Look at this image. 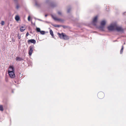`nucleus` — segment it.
<instances>
[{
	"label": "nucleus",
	"mask_w": 126,
	"mask_h": 126,
	"mask_svg": "<svg viewBox=\"0 0 126 126\" xmlns=\"http://www.w3.org/2000/svg\"><path fill=\"white\" fill-rule=\"evenodd\" d=\"M116 26V24H114L113 25H110L108 27V29L110 31H112L114 30H115L114 27H115Z\"/></svg>",
	"instance_id": "obj_6"
},
{
	"label": "nucleus",
	"mask_w": 126,
	"mask_h": 126,
	"mask_svg": "<svg viewBox=\"0 0 126 126\" xmlns=\"http://www.w3.org/2000/svg\"><path fill=\"white\" fill-rule=\"evenodd\" d=\"M16 60L18 61H20L23 60V59L21 57H17L16 58Z\"/></svg>",
	"instance_id": "obj_13"
},
{
	"label": "nucleus",
	"mask_w": 126,
	"mask_h": 126,
	"mask_svg": "<svg viewBox=\"0 0 126 126\" xmlns=\"http://www.w3.org/2000/svg\"><path fill=\"white\" fill-rule=\"evenodd\" d=\"M58 15H62V13L60 11H58Z\"/></svg>",
	"instance_id": "obj_24"
},
{
	"label": "nucleus",
	"mask_w": 126,
	"mask_h": 126,
	"mask_svg": "<svg viewBox=\"0 0 126 126\" xmlns=\"http://www.w3.org/2000/svg\"><path fill=\"white\" fill-rule=\"evenodd\" d=\"M25 29V28L24 27L22 26L20 28V30L21 32L23 31Z\"/></svg>",
	"instance_id": "obj_14"
},
{
	"label": "nucleus",
	"mask_w": 126,
	"mask_h": 126,
	"mask_svg": "<svg viewBox=\"0 0 126 126\" xmlns=\"http://www.w3.org/2000/svg\"><path fill=\"white\" fill-rule=\"evenodd\" d=\"M37 19V20H39V21H43V20L41 19Z\"/></svg>",
	"instance_id": "obj_32"
},
{
	"label": "nucleus",
	"mask_w": 126,
	"mask_h": 126,
	"mask_svg": "<svg viewBox=\"0 0 126 126\" xmlns=\"http://www.w3.org/2000/svg\"><path fill=\"white\" fill-rule=\"evenodd\" d=\"M125 44V43H124V44Z\"/></svg>",
	"instance_id": "obj_37"
},
{
	"label": "nucleus",
	"mask_w": 126,
	"mask_h": 126,
	"mask_svg": "<svg viewBox=\"0 0 126 126\" xmlns=\"http://www.w3.org/2000/svg\"><path fill=\"white\" fill-rule=\"evenodd\" d=\"M61 26L63 27V28L65 29L67 27L66 26H63V25H61Z\"/></svg>",
	"instance_id": "obj_27"
},
{
	"label": "nucleus",
	"mask_w": 126,
	"mask_h": 126,
	"mask_svg": "<svg viewBox=\"0 0 126 126\" xmlns=\"http://www.w3.org/2000/svg\"><path fill=\"white\" fill-rule=\"evenodd\" d=\"M71 10V8H69L67 10V12L68 13H69L70 12V11Z\"/></svg>",
	"instance_id": "obj_26"
},
{
	"label": "nucleus",
	"mask_w": 126,
	"mask_h": 126,
	"mask_svg": "<svg viewBox=\"0 0 126 126\" xmlns=\"http://www.w3.org/2000/svg\"><path fill=\"white\" fill-rule=\"evenodd\" d=\"M12 41H13V39H12Z\"/></svg>",
	"instance_id": "obj_35"
},
{
	"label": "nucleus",
	"mask_w": 126,
	"mask_h": 126,
	"mask_svg": "<svg viewBox=\"0 0 126 126\" xmlns=\"http://www.w3.org/2000/svg\"><path fill=\"white\" fill-rule=\"evenodd\" d=\"M35 5L37 7H39L40 6V4L38 3L36 1L35 2Z\"/></svg>",
	"instance_id": "obj_19"
},
{
	"label": "nucleus",
	"mask_w": 126,
	"mask_h": 126,
	"mask_svg": "<svg viewBox=\"0 0 126 126\" xmlns=\"http://www.w3.org/2000/svg\"><path fill=\"white\" fill-rule=\"evenodd\" d=\"M15 19L16 21H18L20 19V18L18 16L16 15L15 17Z\"/></svg>",
	"instance_id": "obj_16"
},
{
	"label": "nucleus",
	"mask_w": 126,
	"mask_h": 126,
	"mask_svg": "<svg viewBox=\"0 0 126 126\" xmlns=\"http://www.w3.org/2000/svg\"><path fill=\"white\" fill-rule=\"evenodd\" d=\"M98 96L99 98L101 99L104 97V93L103 92H101L99 93L98 94Z\"/></svg>",
	"instance_id": "obj_9"
},
{
	"label": "nucleus",
	"mask_w": 126,
	"mask_h": 126,
	"mask_svg": "<svg viewBox=\"0 0 126 126\" xmlns=\"http://www.w3.org/2000/svg\"><path fill=\"white\" fill-rule=\"evenodd\" d=\"M29 35V33L28 32H27L26 34V37H27Z\"/></svg>",
	"instance_id": "obj_30"
},
{
	"label": "nucleus",
	"mask_w": 126,
	"mask_h": 126,
	"mask_svg": "<svg viewBox=\"0 0 126 126\" xmlns=\"http://www.w3.org/2000/svg\"><path fill=\"white\" fill-rule=\"evenodd\" d=\"M63 39L64 40H67L69 39L68 36L65 34H64V35H63Z\"/></svg>",
	"instance_id": "obj_11"
},
{
	"label": "nucleus",
	"mask_w": 126,
	"mask_h": 126,
	"mask_svg": "<svg viewBox=\"0 0 126 126\" xmlns=\"http://www.w3.org/2000/svg\"><path fill=\"white\" fill-rule=\"evenodd\" d=\"M36 31L38 32H40L41 31L40 29L38 28H36Z\"/></svg>",
	"instance_id": "obj_22"
},
{
	"label": "nucleus",
	"mask_w": 126,
	"mask_h": 126,
	"mask_svg": "<svg viewBox=\"0 0 126 126\" xmlns=\"http://www.w3.org/2000/svg\"><path fill=\"white\" fill-rule=\"evenodd\" d=\"M4 22L3 21H2L1 22V24L2 25H4Z\"/></svg>",
	"instance_id": "obj_25"
},
{
	"label": "nucleus",
	"mask_w": 126,
	"mask_h": 126,
	"mask_svg": "<svg viewBox=\"0 0 126 126\" xmlns=\"http://www.w3.org/2000/svg\"><path fill=\"white\" fill-rule=\"evenodd\" d=\"M20 7V6L18 4V3H17L16 4V8L17 9H18Z\"/></svg>",
	"instance_id": "obj_17"
},
{
	"label": "nucleus",
	"mask_w": 126,
	"mask_h": 126,
	"mask_svg": "<svg viewBox=\"0 0 126 126\" xmlns=\"http://www.w3.org/2000/svg\"><path fill=\"white\" fill-rule=\"evenodd\" d=\"M28 43L30 42L32 43L33 44H35L36 43V41L34 39H32L30 40H29L28 41Z\"/></svg>",
	"instance_id": "obj_10"
},
{
	"label": "nucleus",
	"mask_w": 126,
	"mask_h": 126,
	"mask_svg": "<svg viewBox=\"0 0 126 126\" xmlns=\"http://www.w3.org/2000/svg\"><path fill=\"white\" fill-rule=\"evenodd\" d=\"M117 41L116 40L113 41V42H115V41Z\"/></svg>",
	"instance_id": "obj_34"
},
{
	"label": "nucleus",
	"mask_w": 126,
	"mask_h": 126,
	"mask_svg": "<svg viewBox=\"0 0 126 126\" xmlns=\"http://www.w3.org/2000/svg\"><path fill=\"white\" fill-rule=\"evenodd\" d=\"M115 28V30H116L118 32L122 33L124 32V29L121 27L117 26L116 24Z\"/></svg>",
	"instance_id": "obj_4"
},
{
	"label": "nucleus",
	"mask_w": 126,
	"mask_h": 126,
	"mask_svg": "<svg viewBox=\"0 0 126 126\" xmlns=\"http://www.w3.org/2000/svg\"><path fill=\"white\" fill-rule=\"evenodd\" d=\"M30 16H29L28 17V20L29 21H30Z\"/></svg>",
	"instance_id": "obj_29"
},
{
	"label": "nucleus",
	"mask_w": 126,
	"mask_h": 126,
	"mask_svg": "<svg viewBox=\"0 0 126 126\" xmlns=\"http://www.w3.org/2000/svg\"><path fill=\"white\" fill-rule=\"evenodd\" d=\"M12 92L13 93V91H12Z\"/></svg>",
	"instance_id": "obj_36"
},
{
	"label": "nucleus",
	"mask_w": 126,
	"mask_h": 126,
	"mask_svg": "<svg viewBox=\"0 0 126 126\" xmlns=\"http://www.w3.org/2000/svg\"><path fill=\"white\" fill-rule=\"evenodd\" d=\"M123 46H122V47L121 49V50H120V54H122V52H123Z\"/></svg>",
	"instance_id": "obj_20"
},
{
	"label": "nucleus",
	"mask_w": 126,
	"mask_h": 126,
	"mask_svg": "<svg viewBox=\"0 0 126 126\" xmlns=\"http://www.w3.org/2000/svg\"><path fill=\"white\" fill-rule=\"evenodd\" d=\"M64 33L62 32L61 34L59 33H58V34L59 37L61 39L63 38V35H64Z\"/></svg>",
	"instance_id": "obj_12"
},
{
	"label": "nucleus",
	"mask_w": 126,
	"mask_h": 126,
	"mask_svg": "<svg viewBox=\"0 0 126 126\" xmlns=\"http://www.w3.org/2000/svg\"><path fill=\"white\" fill-rule=\"evenodd\" d=\"M14 71V68L13 66H10L8 71L9 76L11 78H14L15 77V75Z\"/></svg>",
	"instance_id": "obj_1"
},
{
	"label": "nucleus",
	"mask_w": 126,
	"mask_h": 126,
	"mask_svg": "<svg viewBox=\"0 0 126 126\" xmlns=\"http://www.w3.org/2000/svg\"><path fill=\"white\" fill-rule=\"evenodd\" d=\"M106 24V21L104 20H103L101 22V25L99 27V29L100 30L103 31L104 26Z\"/></svg>",
	"instance_id": "obj_3"
},
{
	"label": "nucleus",
	"mask_w": 126,
	"mask_h": 126,
	"mask_svg": "<svg viewBox=\"0 0 126 126\" xmlns=\"http://www.w3.org/2000/svg\"><path fill=\"white\" fill-rule=\"evenodd\" d=\"M18 0H14V2L16 4L18 3Z\"/></svg>",
	"instance_id": "obj_28"
},
{
	"label": "nucleus",
	"mask_w": 126,
	"mask_h": 126,
	"mask_svg": "<svg viewBox=\"0 0 126 126\" xmlns=\"http://www.w3.org/2000/svg\"><path fill=\"white\" fill-rule=\"evenodd\" d=\"M17 37L19 39H20L21 38V36L19 35V34L18 35Z\"/></svg>",
	"instance_id": "obj_31"
},
{
	"label": "nucleus",
	"mask_w": 126,
	"mask_h": 126,
	"mask_svg": "<svg viewBox=\"0 0 126 126\" xmlns=\"http://www.w3.org/2000/svg\"><path fill=\"white\" fill-rule=\"evenodd\" d=\"M40 32L41 34L44 35L45 34V32L44 31H40Z\"/></svg>",
	"instance_id": "obj_21"
},
{
	"label": "nucleus",
	"mask_w": 126,
	"mask_h": 126,
	"mask_svg": "<svg viewBox=\"0 0 126 126\" xmlns=\"http://www.w3.org/2000/svg\"><path fill=\"white\" fill-rule=\"evenodd\" d=\"M54 26L56 27H59L61 26V25H55Z\"/></svg>",
	"instance_id": "obj_23"
},
{
	"label": "nucleus",
	"mask_w": 126,
	"mask_h": 126,
	"mask_svg": "<svg viewBox=\"0 0 126 126\" xmlns=\"http://www.w3.org/2000/svg\"><path fill=\"white\" fill-rule=\"evenodd\" d=\"M47 15H45V17H47Z\"/></svg>",
	"instance_id": "obj_33"
},
{
	"label": "nucleus",
	"mask_w": 126,
	"mask_h": 126,
	"mask_svg": "<svg viewBox=\"0 0 126 126\" xmlns=\"http://www.w3.org/2000/svg\"><path fill=\"white\" fill-rule=\"evenodd\" d=\"M97 16H96L93 19L92 23L93 24L94 26H96V23L97 22Z\"/></svg>",
	"instance_id": "obj_8"
},
{
	"label": "nucleus",
	"mask_w": 126,
	"mask_h": 126,
	"mask_svg": "<svg viewBox=\"0 0 126 126\" xmlns=\"http://www.w3.org/2000/svg\"><path fill=\"white\" fill-rule=\"evenodd\" d=\"M3 106L2 105H0V111H3Z\"/></svg>",
	"instance_id": "obj_18"
},
{
	"label": "nucleus",
	"mask_w": 126,
	"mask_h": 126,
	"mask_svg": "<svg viewBox=\"0 0 126 126\" xmlns=\"http://www.w3.org/2000/svg\"><path fill=\"white\" fill-rule=\"evenodd\" d=\"M51 0H46V3L47 4H50L51 7L52 8L55 7L57 6L56 3L53 2H51Z\"/></svg>",
	"instance_id": "obj_2"
},
{
	"label": "nucleus",
	"mask_w": 126,
	"mask_h": 126,
	"mask_svg": "<svg viewBox=\"0 0 126 126\" xmlns=\"http://www.w3.org/2000/svg\"><path fill=\"white\" fill-rule=\"evenodd\" d=\"M51 16L52 18L55 20L62 21H63V20L61 19L57 18L55 15H51Z\"/></svg>",
	"instance_id": "obj_7"
},
{
	"label": "nucleus",
	"mask_w": 126,
	"mask_h": 126,
	"mask_svg": "<svg viewBox=\"0 0 126 126\" xmlns=\"http://www.w3.org/2000/svg\"><path fill=\"white\" fill-rule=\"evenodd\" d=\"M50 34L52 36V37L54 38V35L53 32V31L51 30H50Z\"/></svg>",
	"instance_id": "obj_15"
},
{
	"label": "nucleus",
	"mask_w": 126,
	"mask_h": 126,
	"mask_svg": "<svg viewBox=\"0 0 126 126\" xmlns=\"http://www.w3.org/2000/svg\"><path fill=\"white\" fill-rule=\"evenodd\" d=\"M34 48L33 46H31L29 47L30 50L29 51V56H31L32 53V52Z\"/></svg>",
	"instance_id": "obj_5"
}]
</instances>
